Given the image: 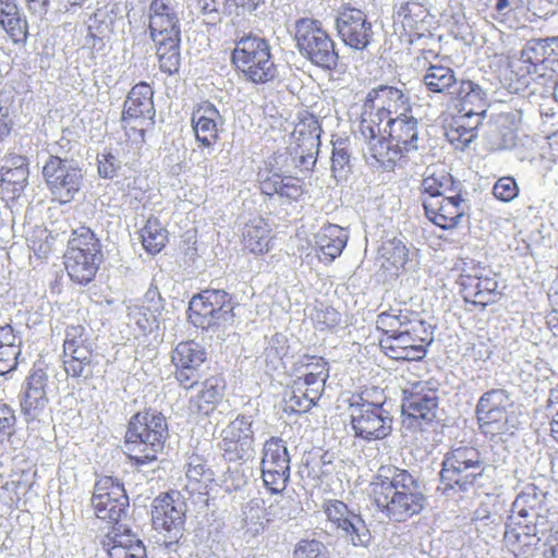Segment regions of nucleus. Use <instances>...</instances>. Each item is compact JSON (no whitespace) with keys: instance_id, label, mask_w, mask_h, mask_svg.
<instances>
[{"instance_id":"nucleus-1","label":"nucleus","mask_w":558,"mask_h":558,"mask_svg":"<svg viewBox=\"0 0 558 558\" xmlns=\"http://www.w3.org/2000/svg\"><path fill=\"white\" fill-rule=\"evenodd\" d=\"M376 507L393 521L403 522L418 514L425 506L420 482L405 470L396 469L392 476H377L371 483Z\"/></svg>"},{"instance_id":"nucleus-2","label":"nucleus","mask_w":558,"mask_h":558,"mask_svg":"<svg viewBox=\"0 0 558 558\" xmlns=\"http://www.w3.org/2000/svg\"><path fill=\"white\" fill-rule=\"evenodd\" d=\"M148 29L156 47L159 68L173 74L180 68V19L170 0H153L148 8Z\"/></svg>"},{"instance_id":"nucleus-3","label":"nucleus","mask_w":558,"mask_h":558,"mask_svg":"<svg viewBox=\"0 0 558 558\" xmlns=\"http://www.w3.org/2000/svg\"><path fill=\"white\" fill-rule=\"evenodd\" d=\"M371 156L385 165L396 162L404 155L418 148L417 120L413 117L397 116L379 126L372 137H362Z\"/></svg>"},{"instance_id":"nucleus-4","label":"nucleus","mask_w":558,"mask_h":558,"mask_svg":"<svg viewBox=\"0 0 558 558\" xmlns=\"http://www.w3.org/2000/svg\"><path fill=\"white\" fill-rule=\"evenodd\" d=\"M168 433L166 418L157 412H141L132 416L125 434V453L138 471L157 460Z\"/></svg>"},{"instance_id":"nucleus-5","label":"nucleus","mask_w":558,"mask_h":558,"mask_svg":"<svg viewBox=\"0 0 558 558\" xmlns=\"http://www.w3.org/2000/svg\"><path fill=\"white\" fill-rule=\"evenodd\" d=\"M476 414L481 432L490 440L505 441L520 425L514 402L504 389L485 392L477 402Z\"/></svg>"},{"instance_id":"nucleus-6","label":"nucleus","mask_w":558,"mask_h":558,"mask_svg":"<svg viewBox=\"0 0 558 558\" xmlns=\"http://www.w3.org/2000/svg\"><path fill=\"white\" fill-rule=\"evenodd\" d=\"M409 98L393 86L379 85L371 89L365 98L361 112L360 134L362 137H372L379 126L404 116L409 110Z\"/></svg>"},{"instance_id":"nucleus-7","label":"nucleus","mask_w":558,"mask_h":558,"mask_svg":"<svg viewBox=\"0 0 558 558\" xmlns=\"http://www.w3.org/2000/svg\"><path fill=\"white\" fill-rule=\"evenodd\" d=\"M100 262V244L94 232L84 226L74 229L64 254V265L70 278L80 284L89 283L95 278Z\"/></svg>"},{"instance_id":"nucleus-8","label":"nucleus","mask_w":558,"mask_h":558,"mask_svg":"<svg viewBox=\"0 0 558 558\" xmlns=\"http://www.w3.org/2000/svg\"><path fill=\"white\" fill-rule=\"evenodd\" d=\"M232 62L246 81L255 84L269 82L277 73L270 46L258 36L239 39L232 52Z\"/></svg>"},{"instance_id":"nucleus-9","label":"nucleus","mask_w":558,"mask_h":558,"mask_svg":"<svg viewBox=\"0 0 558 558\" xmlns=\"http://www.w3.org/2000/svg\"><path fill=\"white\" fill-rule=\"evenodd\" d=\"M295 39L302 56L324 69L337 65L338 53L335 43L322 27L320 22L302 19L295 25Z\"/></svg>"},{"instance_id":"nucleus-10","label":"nucleus","mask_w":558,"mask_h":558,"mask_svg":"<svg viewBox=\"0 0 558 558\" xmlns=\"http://www.w3.org/2000/svg\"><path fill=\"white\" fill-rule=\"evenodd\" d=\"M351 426L356 437L364 440H380L392 430V417L380 403L354 397L349 404Z\"/></svg>"},{"instance_id":"nucleus-11","label":"nucleus","mask_w":558,"mask_h":558,"mask_svg":"<svg viewBox=\"0 0 558 558\" xmlns=\"http://www.w3.org/2000/svg\"><path fill=\"white\" fill-rule=\"evenodd\" d=\"M483 471L484 463L477 449L458 447L446 454L440 477L448 488L458 487L460 490H468Z\"/></svg>"},{"instance_id":"nucleus-12","label":"nucleus","mask_w":558,"mask_h":558,"mask_svg":"<svg viewBox=\"0 0 558 558\" xmlns=\"http://www.w3.org/2000/svg\"><path fill=\"white\" fill-rule=\"evenodd\" d=\"M43 175L53 198L61 204L72 202L84 182L82 169L73 160L57 156H50L45 162Z\"/></svg>"},{"instance_id":"nucleus-13","label":"nucleus","mask_w":558,"mask_h":558,"mask_svg":"<svg viewBox=\"0 0 558 558\" xmlns=\"http://www.w3.org/2000/svg\"><path fill=\"white\" fill-rule=\"evenodd\" d=\"M190 319L196 326L210 328L233 320L229 294L223 290H206L190 302Z\"/></svg>"},{"instance_id":"nucleus-14","label":"nucleus","mask_w":558,"mask_h":558,"mask_svg":"<svg viewBox=\"0 0 558 558\" xmlns=\"http://www.w3.org/2000/svg\"><path fill=\"white\" fill-rule=\"evenodd\" d=\"M47 375L43 369H36L26 378L21 397V412L29 429H38L41 423L50 417L49 400L46 392Z\"/></svg>"},{"instance_id":"nucleus-15","label":"nucleus","mask_w":558,"mask_h":558,"mask_svg":"<svg viewBox=\"0 0 558 558\" xmlns=\"http://www.w3.org/2000/svg\"><path fill=\"white\" fill-rule=\"evenodd\" d=\"M92 505L99 519L118 522L129 506V498L121 483L104 476L95 484Z\"/></svg>"},{"instance_id":"nucleus-16","label":"nucleus","mask_w":558,"mask_h":558,"mask_svg":"<svg viewBox=\"0 0 558 558\" xmlns=\"http://www.w3.org/2000/svg\"><path fill=\"white\" fill-rule=\"evenodd\" d=\"M328 521L355 547H367L371 533L360 514L350 511L345 504L330 500L325 506Z\"/></svg>"},{"instance_id":"nucleus-17","label":"nucleus","mask_w":558,"mask_h":558,"mask_svg":"<svg viewBox=\"0 0 558 558\" xmlns=\"http://www.w3.org/2000/svg\"><path fill=\"white\" fill-rule=\"evenodd\" d=\"M252 421L239 415L221 432L220 448L229 460H248L255 453Z\"/></svg>"},{"instance_id":"nucleus-18","label":"nucleus","mask_w":558,"mask_h":558,"mask_svg":"<svg viewBox=\"0 0 558 558\" xmlns=\"http://www.w3.org/2000/svg\"><path fill=\"white\" fill-rule=\"evenodd\" d=\"M155 114L151 87L146 83L136 84L124 101L122 114L124 126L130 125L134 130L138 129L140 135L143 137L144 125L151 122Z\"/></svg>"},{"instance_id":"nucleus-19","label":"nucleus","mask_w":558,"mask_h":558,"mask_svg":"<svg viewBox=\"0 0 558 558\" xmlns=\"http://www.w3.org/2000/svg\"><path fill=\"white\" fill-rule=\"evenodd\" d=\"M185 502L179 492H170L155 498L151 520L156 530L172 533L170 538H177L184 522Z\"/></svg>"},{"instance_id":"nucleus-20","label":"nucleus","mask_w":558,"mask_h":558,"mask_svg":"<svg viewBox=\"0 0 558 558\" xmlns=\"http://www.w3.org/2000/svg\"><path fill=\"white\" fill-rule=\"evenodd\" d=\"M82 326H71L66 329L63 343L64 369L72 377L87 378L90 371L92 350L85 344Z\"/></svg>"},{"instance_id":"nucleus-21","label":"nucleus","mask_w":558,"mask_h":558,"mask_svg":"<svg viewBox=\"0 0 558 558\" xmlns=\"http://www.w3.org/2000/svg\"><path fill=\"white\" fill-rule=\"evenodd\" d=\"M337 29L342 41L356 50L365 49L372 38V24L359 9H343L337 17Z\"/></svg>"},{"instance_id":"nucleus-22","label":"nucleus","mask_w":558,"mask_h":558,"mask_svg":"<svg viewBox=\"0 0 558 558\" xmlns=\"http://www.w3.org/2000/svg\"><path fill=\"white\" fill-rule=\"evenodd\" d=\"M402 413L416 421L432 422L436 416L437 393L426 383H414L403 389Z\"/></svg>"},{"instance_id":"nucleus-23","label":"nucleus","mask_w":558,"mask_h":558,"mask_svg":"<svg viewBox=\"0 0 558 558\" xmlns=\"http://www.w3.org/2000/svg\"><path fill=\"white\" fill-rule=\"evenodd\" d=\"M423 206L427 218L442 229L454 228L464 217L468 206L459 195L425 197Z\"/></svg>"},{"instance_id":"nucleus-24","label":"nucleus","mask_w":558,"mask_h":558,"mask_svg":"<svg viewBox=\"0 0 558 558\" xmlns=\"http://www.w3.org/2000/svg\"><path fill=\"white\" fill-rule=\"evenodd\" d=\"M225 118L210 102L199 104L192 113V128L199 146L211 147L223 130Z\"/></svg>"},{"instance_id":"nucleus-25","label":"nucleus","mask_w":558,"mask_h":558,"mask_svg":"<svg viewBox=\"0 0 558 558\" xmlns=\"http://www.w3.org/2000/svg\"><path fill=\"white\" fill-rule=\"evenodd\" d=\"M380 348L386 355L393 360L417 361L426 354L423 339L413 336L408 326L393 336L381 339Z\"/></svg>"},{"instance_id":"nucleus-26","label":"nucleus","mask_w":558,"mask_h":558,"mask_svg":"<svg viewBox=\"0 0 558 558\" xmlns=\"http://www.w3.org/2000/svg\"><path fill=\"white\" fill-rule=\"evenodd\" d=\"M327 378L313 373H296L290 397V407L294 411L305 412L319 400Z\"/></svg>"},{"instance_id":"nucleus-27","label":"nucleus","mask_w":558,"mask_h":558,"mask_svg":"<svg viewBox=\"0 0 558 558\" xmlns=\"http://www.w3.org/2000/svg\"><path fill=\"white\" fill-rule=\"evenodd\" d=\"M460 286L464 300L482 307L495 303L500 295L498 282L494 276L461 275Z\"/></svg>"},{"instance_id":"nucleus-28","label":"nucleus","mask_w":558,"mask_h":558,"mask_svg":"<svg viewBox=\"0 0 558 558\" xmlns=\"http://www.w3.org/2000/svg\"><path fill=\"white\" fill-rule=\"evenodd\" d=\"M109 558H145L146 548L130 530L113 527L104 541Z\"/></svg>"},{"instance_id":"nucleus-29","label":"nucleus","mask_w":558,"mask_h":558,"mask_svg":"<svg viewBox=\"0 0 558 558\" xmlns=\"http://www.w3.org/2000/svg\"><path fill=\"white\" fill-rule=\"evenodd\" d=\"M348 239V232L337 225L323 227L315 235V245L320 253L318 257L331 263L341 255Z\"/></svg>"},{"instance_id":"nucleus-30","label":"nucleus","mask_w":558,"mask_h":558,"mask_svg":"<svg viewBox=\"0 0 558 558\" xmlns=\"http://www.w3.org/2000/svg\"><path fill=\"white\" fill-rule=\"evenodd\" d=\"M542 500L535 486H529L523 490L512 504L510 520L526 530L529 524L538 515ZM530 531L525 532L529 535Z\"/></svg>"},{"instance_id":"nucleus-31","label":"nucleus","mask_w":558,"mask_h":558,"mask_svg":"<svg viewBox=\"0 0 558 558\" xmlns=\"http://www.w3.org/2000/svg\"><path fill=\"white\" fill-rule=\"evenodd\" d=\"M0 25L14 43L24 41L27 37L28 24L15 0H0Z\"/></svg>"},{"instance_id":"nucleus-32","label":"nucleus","mask_w":558,"mask_h":558,"mask_svg":"<svg viewBox=\"0 0 558 558\" xmlns=\"http://www.w3.org/2000/svg\"><path fill=\"white\" fill-rule=\"evenodd\" d=\"M225 388L222 378L210 377L202 383L197 393L191 398V402L199 413L208 415L222 400Z\"/></svg>"},{"instance_id":"nucleus-33","label":"nucleus","mask_w":558,"mask_h":558,"mask_svg":"<svg viewBox=\"0 0 558 558\" xmlns=\"http://www.w3.org/2000/svg\"><path fill=\"white\" fill-rule=\"evenodd\" d=\"M243 241L246 248L252 253L263 254L269 250L270 229L260 218L252 220L245 226Z\"/></svg>"},{"instance_id":"nucleus-34","label":"nucleus","mask_w":558,"mask_h":558,"mask_svg":"<svg viewBox=\"0 0 558 558\" xmlns=\"http://www.w3.org/2000/svg\"><path fill=\"white\" fill-rule=\"evenodd\" d=\"M206 360V351L197 342L187 341L179 343L172 352V362L179 368L196 371Z\"/></svg>"},{"instance_id":"nucleus-35","label":"nucleus","mask_w":558,"mask_h":558,"mask_svg":"<svg viewBox=\"0 0 558 558\" xmlns=\"http://www.w3.org/2000/svg\"><path fill=\"white\" fill-rule=\"evenodd\" d=\"M423 82L429 92L448 93L457 84V77L451 68L430 63L423 75Z\"/></svg>"},{"instance_id":"nucleus-36","label":"nucleus","mask_w":558,"mask_h":558,"mask_svg":"<svg viewBox=\"0 0 558 558\" xmlns=\"http://www.w3.org/2000/svg\"><path fill=\"white\" fill-rule=\"evenodd\" d=\"M29 486L28 474L24 471H14L3 480L0 497L8 506H17Z\"/></svg>"},{"instance_id":"nucleus-37","label":"nucleus","mask_w":558,"mask_h":558,"mask_svg":"<svg viewBox=\"0 0 558 558\" xmlns=\"http://www.w3.org/2000/svg\"><path fill=\"white\" fill-rule=\"evenodd\" d=\"M260 465L265 486L272 493H281L290 477V462L268 463V461L262 460Z\"/></svg>"},{"instance_id":"nucleus-38","label":"nucleus","mask_w":558,"mask_h":558,"mask_svg":"<svg viewBox=\"0 0 558 558\" xmlns=\"http://www.w3.org/2000/svg\"><path fill=\"white\" fill-rule=\"evenodd\" d=\"M142 244L150 254L159 253L168 241V232L157 218H148L141 231Z\"/></svg>"},{"instance_id":"nucleus-39","label":"nucleus","mask_w":558,"mask_h":558,"mask_svg":"<svg viewBox=\"0 0 558 558\" xmlns=\"http://www.w3.org/2000/svg\"><path fill=\"white\" fill-rule=\"evenodd\" d=\"M185 474L193 490H198L202 486L206 487L214 476L210 469L206 466L203 459L198 456L190 458Z\"/></svg>"},{"instance_id":"nucleus-40","label":"nucleus","mask_w":558,"mask_h":558,"mask_svg":"<svg viewBox=\"0 0 558 558\" xmlns=\"http://www.w3.org/2000/svg\"><path fill=\"white\" fill-rule=\"evenodd\" d=\"M452 185V178L448 173L440 172L426 175L421 184L425 197H442L444 193Z\"/></svg>"},{"instance_id":"nucleus-41","label":"nucleus","mask_w":558,"mask_h":558,"mask_svg":"<svg viewBox=\"0 0 558 558\" xmlns=\"http://www.w3.org/2000/svg\"><path fill=\"white\" fill-rule=\"evenodd\" d=\"M408 325V316L402 315L401 311L398 310L380 313L376 319L377 328L384 331L387 337L393 336V333H397Z\"/></svg>"},{"instance_id":"nucleus-42","label":"nucleus","mask_w":558,"mask_h":558,"mask_svg":"<svg viewBox=\"0 0 558 558\" xmlns=\"http://www.w3.org/2000/svg\"><path fill=\"white\" fill-rule=\"evenodd\" d=\"M448 94L456 96L463 100L464 105L484 102L485 93L484 90L472 81H457V84L448 92Z\"/></svg>"},{"instance_id":"nucleus-43","label":"nucleus","mask_w":558,"mask_h":558,"mask_svg":"<svg viewBox=\"0 0 558 558\" xmlns=\"http://www.w3.org/2000/svg\"><path fill=\"white\" fill-rule=\"evenodd\" d=\"M448 141L459 149L465 148L475 137L472 131L463 124V119L453 118L446 130Z\"/></svg>"},{"instance_id":"nucleus-44","label":"nucleus","mask_w":558,"mask_h":558,"mask_svg":"<svg viewBox=\"0 0 558 558\" xmlns=\"http://www.w3.org/2000/svg\"><path fill=\"white\" fill-rule=\"evenodd\" d=\"M549 54L547 50V41L543 39H535L529 41L520 52V59L524 63L536 66L538 63L544 62Z\"/></svg>"},{"instance_id":"nucleus-45","label":"nucleus","mask_w":558,"mask_h":558,"mask_svg":"<svg viewBox=\"0 0 558 558\" xmlns=\"http://www.w3.org/2000/svg\"><path fill=\"white\" fill-rule=\"evenodd\" d=\"M262 460L268 461V463H283L290 462L288 449L282 439L270 438L264 445Z\"/></svg>"},{"instance_id":"nucleus-46","label":"nucleus","mask_w":558,"mask_h":558,"mask_svg":"<svg viewBox=\"0 0 558 558\" xmlns=\"http://www.w3.org/2000/svg\"><path fill=\"white\" fill-rule=\"evenodd\" d=\"M325 545L316 539H301L293 550V558H326Z\"/></svg>"},{"instance_id":"nucleus-47","label":"nucleus","mask_w":558,"mask_h":558,"mask_svg":"<svg viewBox=\"0 0 558 558\" xmlns=\"http://www.w3.org/2000/svg\"><path fill=\"white\" fill-rule=\"evenodd\" d=\"M291 501L286 497H278L265 510L266 522L286 521L291 518Z\"/></svg>"},{"instance_id":"nucleus-48","label":"nucleus","mask_w":558,"mask_h":558,"mask_svg":"<svg viewBox=\"0 0 558 558\" xmlns=\"http://www.w3.org/2000/svg\"><path fill=\"white\" fill-rule=\"evenodd\" d=\"M296 373H313V375L323 376L328 378L329 369L328 363L322 357L316 359L314 356H303L302 360L296 364Z\"/></svg>"},{"instance_id":"nucleus-49","label":"nucleus","mask_w":558,"mask_h":558,"mask_svg":"<svg viewBox=\"0 0 558 558\" xmlns=\"http://www.w3.org/2000/svg\"><path fill=\"white\" fill-rule=\"evenodd\" d=\"M28 168L25 165L8 168L2 171L1 181L12 185L14 191L23 190L28 179Z\"/></svg>"},{"instance_id":"nucleus-50","label":"nucleus","mask_w":558,"mask_h":558,"mask_svg":"<svg viewBox=\"0 0 558 558\" xmlns=\"http://www.w3.org/2000/svg\"><path fill=\"white\" fill-rule=\"evenodd\" d=\"M493 193L502 202H510L518 196L519 187L511 177L500 178L494 185Z\"/></svg>"},{"instance_id":"nucleus-51","label":"nucleus","mask_w":558,"mask_h":558,"mask_svg":"<svg viewBox=\"0 0 558 558\" xmlns=\"http://www.w3.org/2000/svg\"><path fill=\"white\" fill-rule=\"evenodd\" d=\"M98 160V174L105 179H112L117 175L121 162L111 153H102L97 157Z\"/></svg>"},{"instance_id":"nucleus-52","label":"nucleus","mask_w":558,"mask_h":558,"mask_svg":"<svg viewBox=\"0 0 558 558\" xmlns=\"http://www.w3.org/2000/svg\"><path fill=\"white\" fill-rule=\"evenodd\" d=\"M426 10V0H408L400 7L398 13L411 22H416L423 21Z\"/></svg>"},{"instance_id":"nucleus-53","label":"nucleus","mask_w":558,"mask_h":558,"mask_svg":"<svg viewBox=\"0 0 558 558\" xmlns=\"http://www.w3.org/2000/svg\"><path fill=\"white\" fill-rule=\"evenodd\" d=\"M19 345L0 347V375H5L17 365Z\"/></svg>"},{"instance_id":"nucleus-54","label":"nucleus","mask_w":558,"mask_h":558,"mask_svg":"<svg viewBox=\"0 0 558 558\" xmlns=\"http://www.w3.org/2000/svg\"><path fill=\"white\" fill-rule=\"evenodd\" d=\"M293 136L296 137L299 142V146L304 150L311 151L313 148L318 146V133H316V129L313 131L308 130L305 124H301L295 128L293 132Z\"/></svg>"},{"instance_id":"nucleus-55","label":"nucleus","mask_w":558,"mask_h":558,"mask_svg":"<svg viewBox=\"0 0 558 558\" xmlns=\"http://www.w3.org/2000/svg\"><path fill=\"white\" fill-rule=\"evenodd\" d=\"M12 107V99L9 94L0 93V138L8 135L10 132V112Z\"/></svg>"},{"instance_id":"nucleus-56","label":"nucleus","mask_w":558,"mask_h":558,"mask_svg":"<svg viewBox=\"0 0 558 558\" xmlns=\"http://www.w3.org/2000/svg\"><path fill=\"white\" fill-rule=\"evenodd\" d=\"M484 107H485V104L482 102L478 111H473V109L466 110L465 108H463V110L465 112L456 118L463 119V124L466 126V129L472 131L473 134H476L477 128L482 124V118L486 113V110Z\"/></svg>"},{"instance_id":"nucleus-57","label":"nucleus","mask_w":558,"mask_h":558,"mask_svg":"<svg viewBox=\"0 0 558 558\" xmlns=\"http://www.w3.org/2000/svg\"><path fill=\"white\" fill-rule=\"evenodd\" d=\"M527 11L535 19H547L555 13L551 0H530L527 2Z\"/></svg>"},{"instance_id":"nucleus-58","label":"nucleus","mask_w":558,"mask_h":558,"mask_svg":"<svg viewBox=\"0 0 558 558\" xmlns=\"http://www.w3.org/2000/svg\"><path fill=\"white\" fill-rule=\"evenodd\" d=\"M14 425V411L5 404H0V435L11 436Z\"/></svg>"},{"instance_id":"nucleus-59","label":"nucleus","mask_w":558,"mask_h":558,"mask_svg":"<svg viewBox=\"0 0 558 558\" xmlns=\"http://www.w3.org/2000/svg\"><path fill=\"white\" fill-rule=\"evenodd\" d=\"M350 154L343 147H333L331 157V171L336 175L349 165Z\"/></svg>"},{"instance_id":"nucleus-60","label":"nucleus","mask_w":558,"mask_h":558,"mask_svg":"<svg viewBox=\"0 0 558 558\" xmlns=\"http://www.w3.org/2000/svg\"><path fill=\"white\" fill-rule=\"evenodd\" d=\"M145 299L151 303V305L147 306L146 310L151 312L153 319L156 322L157 315L160 314V310L162 308L161 298L157 288H150L145 294Z\"/></svg>"},{"instance_id":"nucleus-61","label":"nucleus","mask_w":558,"mask_h":558,"mask_svg":"<svg viewBox=\"0 0 558 558\" xmlns=\"http://www.w3.org/2000/svg\"><path fill=\"white\" fill-rule=\"evenodd\" d=\"M318 323L324 324L326 327H335L341 322L340 314L333 308H326L317 314Z\"/></svg>"},{"instance_id":"nucleus-62","label":"nucleus","mask_w":558,"mask_h":558,"mask_svg":"<svg viewBox=\"0 0 558 558\" xmlns=\"http://www.w3.org/2000/svg\"><path fill=\"white\" fill-rule=\"evenodd\" d=\"M194 378V369L180 368L177 372V379L180 381L181 386L185 389L193 388L196 384Z\"/></svg>"},{"instance_id":"nucleus-63","label":"nucleus","mask_w":558,"mask_h":558,"mask_svg":"<svg viewBox=\"0 0 558 558\" xmlns=\"http://www.w3.org/2000/svg\"><path fill=\"white\" fill-rule=\"evenodd\" d=\"M15 344V336L10 325L0 326V347H9Z\"/></svg>"},{"instance_id":"nucleus-64","label":"nucleus","mask_w":558,"mask_h":558,"mask_svg":"<svg viewBox=\"0 0 558 558\" xmlns=\"http://www.w3.org/2000/svg\"><path fill=\"white\" fill-rule=\"evenodd\" d=\"M197 9L204 15H213L218 13L217 0H197Z\"/></svg>"}]
</instances>
